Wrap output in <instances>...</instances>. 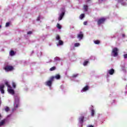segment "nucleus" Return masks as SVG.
<instances>
[{
  "label": "nucleus",
  "instance_id": "obj_1",
  "mask_svg": "<svg viewBox=\"0 0 127 127\" xmlns=\"http://www.w3.org/2000/svg\"><path fill=\"white\" fill-rule=\"evenodd\" d=\"M61 10L62 11V13L60 14L58 18L59 21H60V20H62V18H63L64 15H65V8H62Z\"/></svg>",
  "mask_w": 127,
  "mask_h": 127
},
{
  "label": "nucleus",
  "instance_id": "obj_2",
  "mask_svg": "<svg viewBox=\"0 0 127 127\" xmlns=\"http://www.w3.org/2000/svg\"><path fill=\"white\" fill-rule=\"evenodd\" d=\"M54 81V77H51L50 78V80L46 82V86H48L49 87H51L52 85V82Z\"/></svg>",
  "mask_w": 127,
  "mask_h": 127
},
{
  "label": "nucleus",
  "instance_id": "obj_3",
  "mask_svg": "<svg viewBox=\"0 0 127 127\" xmlns=\"http://www.w3.org/2000/svg\"><path fill=\"white\" fill-rule=\"evenodd\" d=\"M105 21H106V18L104 17H102L99 18L97 20V25H101V24H103L105 23Z\"/></svg>",
  "mask_w": 127,
  "mask_h": 127
},
{
  "label": "nucleus",
  "instance_id": "obj_4",
  "mask_svg": "<svg viewBox=\"0 0 127 127\" xmlns=\"http://www.w3.org/2000/svg\"><path fill=\"white\" fill-rule=\"evenodd\" d=\"M119 49L118 48H114L112 50V53L113 54L114 57H117L118 55Z\"/></svg>",
  "mask_w": 127,
  "mask_h": 127
},
{
  "label": "nucleus",
  "instance_id": "obj_5",
  "mask_svg": "<svg viewBox=\"0 0 127 127\" xmlns=\"http://www.w3.org/2000/svg\"><path fill=\"white\" fill-rule=\"evenodd\" d=\"M4 69L5 71H6V72H9L10 71H12L14 68H13V66L11 65H7L4 67Z\"/></svg>",
  "mask_w": 127,
  "mask_h": 127
},
{
  "label": "nucleus",
  "instance_id": "obj_6",
  "mask_svg": "<svg viewBox=\"0 0 127 127\" xmlns=\"http://www.w3.org/2000/svg\"><path fill=\"white\" fill-rule=\"evenodd\" d=\"M89 88L90 87H89V86L86 85L83 88H82V89L81 90V92L83 93V92H86V91H88Z\"/></svg>",
  "mask_w": 127,
  "mask_h": 127
},
{
  "label": "nucleus",
  "instance_id": "obj_7",
  "mask_svg": "<svg viewBox=\"0 0 127 127\" xmlns=\"http://www.w3.org/2000/svg\"><path fill=\"white\" fill-rule=\"evenodd\" d=\"M51 77H54V80L55 79H56L57 80H59L61 78V75H60V74H56V75L55 76H51Z\"/></svg>",
  "mask_w": 127,
  "mask_h": 127
},
{
  "label": "nucleus",
  "instance_id": "obj_8",
  "mask_svg": "<svg viewBox=\"0 0 127 127\" xmlns=\"http://www.w3.org/2000/svg\"><path fill=\"white\" fill-rule=\"evenodd\" d=\"M108 72L109 75H114V73H115V69H114L113 68H111L109 70Z\"/></svg>",
  "mask_w": 127,
  "mask_h": 127
},
{
  "label": "nucleus",
  "instance_id": "obj_9",
  "mask_svg": "<svg viewBox=\"0 0 127 127\" xmlns=\"http://www.w3.org/2000/svg\"><path fill=\"white\" fill-rule=\"evenodd\" d=\"M4 85H0V91L2 94H3L4 93Z\"/></svg>",
  "mask_w": 127,
  "mask_h": 127
},
{
  "label": "nucleus",
  "instance_id": "obj_10",
  "mask_svg": "<svg viewBox=\"0 0 127 127\" xmlns=\"http://www.w3.org/2000/svg\"><path fill=\"white\" fill-rule=\"evenodd\" d=\"M83 37H84L83 32H80V34L77 35V38H79V39H82Z\"/></svg>",
  "mask_w": 127,
  "mask_h": 127
},
{
  "label": "nucleus",
  "instance_id": "obj_11",
  "mask_svg": "<svg viewBox=\"0 0 127 127\" xmlns=\"http://www.w3.org/2000/svg\"><path fill=\"white\" fill-rule=\"evenodd\" d=\"M84 119H85L84 116H81L79 118V122L80 124H83V123H84Z\"/></svg>",
  "mask_w": 127,
  "mask_h": 127
},
{
  "label": "nucleus",
  "instance_id": "obj_12",
  "mask_svg": "<svg viewBox=\"0 0 127 127\" xmlns=\"http://www.w3.org/2000/svg\"><path fill=\"white\" fill-rule=\"evenodd\" d=\"M124 1H125V0H118V2H120L122 5H126L127 3Z\"/></svg>",
  "mask_w": 127,
  "mask_h": 127
},
{
  "label": "nucleus",
  "instance_id": "obj_13",
  "mask_svg": "<svg viewBox=\"0 0 127 127\" xmlns=\"http://www.w3.org/2000/svg\"><path fill=\"white\" fill-rule=\"evenodd\" d=\"M8 92L11 94V95H14V90L12 89H8Z\"/></svg>",
  "mask_w": 127,
  "mask_h": 127
},
{
  "label": "nucleus",
  "instance_id": "obj_14",
  "mask_svg": "<svg viewBox=\"0 0 127 127\" xmlns=\"http://www.w3.org/2000/svg\"><path fill=\"white\" fill-rule=\"evenodd\" d=\"M9 55L10 56H14V55H15V53L13 51H10L9 52Z\"/></svg>",
  "mask_w": 127,
  "mask_h": 127
},
{
  "label": "nucleus",
  "instance_id": "obj_15",
  "mask_svg": "<svg viewBox=\"0 0 127 127\" xmlns=\"http://www.w3.org/2000/svg\"><path fill=\"white\" fill-rule=\"evenodd\" d=\"M63 43H64V42H63L62 40H59V43H58L59 46H60L61 45H63Z\"/></svg>",
  "mask_w": 127,
  "mask_h": 127
},
{
  "label": "nucleus",
  "instance_id": "obj_16",
  "mask_svg": "<svg viewBox=\"0 0 127 127\" xmlns=\"http://www.w3.org/2000/svg\"><path fill=\"white\" fill-rule=\"evenodd\" d=\"M84 17H85V14L82 13V14H80V15L79 16L80 19H82L84 18Z\"/></svg>",
  "mask_w": 127,
  "mask_h": 127
},
{
  "label": "nucleus",
  "instance_id": "obj_17",
  "mask_svg": "<svg viewBox=\"0 0 127 127\" xmlns=\"http://www.w3.org/2000/svg\"><path fill=\"white\" fill-rule=\"evenodd\" d=\"M4 123H5V121H4V120H2V121L0 122V127H1V126H3V125H4Z\"/></svg>",
  "mask_w": 127,
  "mask_h": 127
},
{
  "label": "nucleus",
  "instance_id": "obj_18",
  "mask_svg": "<svg viewBox=\"0 0 127 127\" xmlns=\"http://www.w3.org/2000/svg\"><path fill=\"white\" fill-rule=\"evenodd\" d=\"M57 28H58L59 29H61V28H62V27L61 26L60 24L58 23L57 24Z\"/></svg>",
  "mask_w": 127,
  "mask_h": 127
},
{
  "label": "nucleus",
  "instance_id": "obj_19",
  "mask_svg": "<svg viewBox=\"0 0 127 127\" xmlns=\"http://www.w3.org/2000/svg\"><path fill=\"white\" fill-rule=\"evenodd\" d=\"M95 115V110L94 109L91 110V116L92 117H94Z\"/></svg>",
  "mask_w": 127,
  "mask_h": 127
},
{
  "label": "nucleus",
  "instance_id": "obj_20",
  "mask_svg": "<svg viewBox=\"0 0 127 127\" xmlns=\"http://www.w3.org/2000/svg\"><path fill=\"white\" fill-rule=\"evenodd\" d=\"M84 9L85 11H88V5H84Z\"/></svg>",
  "mask_w": 127,
  "mask_h": 127
},
{
  "label": "nucleus",
  "instance_id": "obj_21",
  "mask_svg": "<svg viewBox=\"0 0 127 127\" xmlns=\"http://www.w3.org/2000/svg\"><path fill=\"white\" fill-rule=\"evenodd\" d=\"M54 70H56V66H53L50 69V71H54Z\"/></svg>",
  "mask_w": 127,
  "mask_h": 127
},
{
  "label": "nucleus",
  "instance_id": "obj_22",
  "mask_svg": "<svg viewBox=\"0 0 127 127\" xmlns=\"http://www.w3.org/2000/svg\"><path fill=\"white\" fill-rule=\"evenodd\" d=\"M94 43H95V44H100V42L99 40H95L94 41Z\"/></svg>",
  "mask_w": 127,
  "mask_h": 127
},
{
  "label": "nucleus",
  "instance_id": "obj_23",
  "mask_svg": "<svg viewBox=\"0 0 127 127\" xmlns=\"http://www.w3.org/2000/svg\"><path fill=\"white\" fill-rule=\"evenodd\" d=\"M89 63V61H84V62L83 63V65L84 66H86L87 65V64Z\"/></svg>",
  "mask_w": 127,
  "mask_h": 127
},
{
  "label": "nucleus",
  "instance_id": "obj_24",
  "mask_svg": "<svg viewBox=\"0 0 127 127\" xmlns=\"http://www.w3.org/2000/svg\"><path fill=\"white\" fill-rule=\"evenodd\" d=\"M78 46H80V43H76L74 44V47H78Z\"/></svg>",
  "mask_w": 127,
  "mask_h": 127
},
{
  "label": "nucleus",
  "instance_id": "obj_25",
  "mask_svg": "<svg viewBox=\"0 0 127 127\" xmlns=\"http://www.w3.org/2000/svg\"><path fill=\"white\" fill-rule=\"evenodd\" d=\"M12 87L15 89V88H16V84L14 82H12Z\"/></svg>",
  "mask_w": 127,
  "mask_h": 127
},
{
  "label": "nucleus",
  "instance_id": "obj_26",
  "mask_svg": "<svg viewBox=\"0 0 127 127\" xmlns=\"http://www.w3.org/2000/svg\"><path fill=\"white\" fill-rule=\"evenodd\" d=\"M5 112H8L9 111V107H6L4 109Z\"/></svg>",
  "mask_w": 127,
  "mask_h": 127
},
{
  "label": "nucleus",
  "instance_id": "obj_27",
  "mask_svg": "<svg viewBox=\"0 0 127 127\" xmlns=\"http://www.w3.org/2000/svg\"><path fill=\"white\" fill-rule=\"evenodd\" d=\"M56 39H57V40H60L61 38H60V36H59V35H57Z\"/></svg>",
  "mask_w": 127,
  "mask_h": 127
},
{
  "label": "nucleus",
  "instance_id": "obj_28",
  "mask_svg": "<svg viewBox=\"0 0 127 127\" xmlns=\"http://www.w3.org/2000/svg\"><path fill=\"white\" fill-rule=\"evenodd\" d=\"M5 85H6L7 86H8V88H9V87H10V86L9 85V84H8V82H6L5 83Z\"/></svg>",
  "mask_w": 127,
  "mask_h": 127
},
{
  "label": "nucleus",
  "instance_id": "obj_29",
  "mask_svg": "<svg viewBox=\"0 0 127 127\" xmlns=\"http://www.w3.org/2000/svg\"><path fill=\"white\" fill-rule=\"evenodd\" d=\"M9 24H10L9 22L6 23V24H5L6 27H8V26H9Z\"/></svg>",
  "mask_w": 127,
  "mask_h": 127
},
{
  "label": "nucleus",
  "instance_id": "obj_30",
  "mask_svg": "<svg viewBox=\"0 0 127 127\" xmlns=\"http://www.w3.org/2000/svg\"><path fill=\"white\" fill-rule=\"evenodd\" d=\"M15 108L17 109L18 108V103H16V104H14Z\"/></svg>",
  "mask_w": 127,
  "mask_h": 127
},
{
  "label": "nucleus",
  "instance_id": "obj_31",
  "mask_svg": "<svg viewBox=\"0 0 127 127\" xmlns=\"http://www.w3.org/2000/svg\"><path fill=\"white\" fill-rule=\"evenodd\" d=\"M73 78H76V77H78V74H73L72 75Z\"/></svg>",
  "mask_w": 127,
  "mask_h": 127
},
{
  "label": "nucleus",
  "instance_id": "obj_32",
  "mask_svg": "<svg viewBox=\"0 0 127 127\" xmlns=\"http://www.w3.org/2000/svg\"><path fill=\"white\" fill-rule=\"evenodd\" d=\"M27 34L29 35V34H32V31H29L27 32Z\"/></svg>",
  "mask_w": 127,
  "mask_h": 127
},
{
  "label": "nucleus",
  "instance_id": "obj_33",
  "mask_svg": "<svg viewBox=\"0 0 127 127\" xmlns=\"http://www.w3.org/2000/svg\"><path fill=\"white\" fill-rule=\"evenodd\" d=\"M124 58H125V59H127V53L124 55Z\"/></svg>",
  "mask_w": 127,
  "mask_h": 127
},
{
  "label": "nucleus",
  "instance_id": "obj_34",
  "mask_svg": "<svg viewBox=\"0 0 127 127\" xmlns=\"http://www.w3.org/2000/svg\"><path fill=\"white\" fill-rule=\"evenodd\" d=\"M87 23H88L87 22L85 21V22H84L83 24H84V25H87Z\"/></svg>",
  "mask_w": 127,
  "mask_h": 127
},
{
  "label": "nucleus",
  "instance_id": "obj_35",
  "mask_svg": "<svg viewBox=\"0 0 127 127\" xmlns=\"http://www.w3.org/2000/svg\"><path fill=\"white\" fill-rule=\"evenodd\" d=\"M126 36V35L125 34H122V37L124 38V37Z\"/></svg>",
  "mask_w": 127,
  "mask_h": 127
},
{
  "label": "nucleus",
  "instance_id": "obj_36",
  "mask_svg": "<svg viewBox=\"0 0 127 127\" xmlns=\"http://www.w3.org/2000/svg\"><path fill=\"white\" fill-rule=\"evenodd\" d=\"M88 127H94V126H92V125H90L88 126Z\"/></svg>",
  "mask_w": 127,
  "mask_h": 127
},
{
  "label": "nucleus",
  "instance_id": "obj_37",
  "mask_svg": "<svg viewBox=\"0 0 127 127\" xmlns=\"http://www.w3.org/2000/svg\"><path fill=\"white\" fill-rule=\"evenodd\" d=\"M37 20H39V19H38H38H37Z\"/></svg>",
  "mask_w": 127,
  "mask_h": 127
}]
</instances>
